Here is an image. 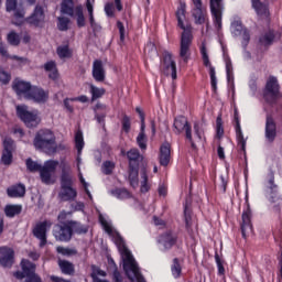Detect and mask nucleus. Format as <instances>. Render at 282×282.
Segmentation results:
<instances>
[{
  "mask_svg": "<svg viewBox=\"0 0 282 282\" xmlns=\"http://www.w3.org/2000/svg\"><path fill=\"white\" fill-rule=\"evenodd\" d=\"M99 221L110 237L115 238V243H117L119 248V252L121 253V258L123 261V270L132 282H147L144 281V276L140 273V269L138 268V262H135V259H133V256L131 254V251L124 246V241H122V238L120 235L116 231H113V227H111V224L105 219L101 215L99 216Z\"/></svg>",
  "mask_w": 282,
  "mask_h": 282,
  "instance_id": "nucleus-1",
  "label": "nucleus"
},
{
  "mask_svg": "<svg viewBox=\"0 0 282 282\" xmlns=\"http://www.w3.org/2000/svg\"><path fill=\"white\" fill-rule=\"evenodd\" d=\"M176 19L178 28L183 30L180 42V58L188 63V61H191V45H193V26H191V24H184L186 20V3H180L176 10Z\"/></svg>",
  "mask_w": 282,
  "mask_h": 282,
  "instance_id": "nucleus-2",
  "label": "nucleus"
},
{
  "mask_svg": "<svg viewBox=\"0 0 282 282\" xmlns=\"http://www.w3.org/2000/svg\"><path fill=\"white\" fill-rule=\"evenodd\" d=\"M174 133H184L186 140H189V142H193V140L204 141L206 140V137L204 135V123L196 122L194 123V135L193 139V132L191 129V123H188V119L184 116L176 117L174 119Z\"/></svg>",
  "mask_w": 282,
  "mask_h": 282,
  "instance_id": "nucleus-3",
  "label": "nucleus"
},
{
  "mask_svg": "<svg viewBox=\"0 0 282 282\" xmlns=\"http://www.w3.org/2000/svg\"><path fill=\"white\" fill-rule=\"evenodd\" d=\"M17 116L23 121L28 129H36L41 124V111L30 108L25 105L17 106Z\"/></svg>",
  "mask_w": 282,
  "mask_h": 282,
  "instance_id": "nucleus-4",
  "label": "nucleus"
},
{
  "mask_svg": "<svg viewBox=\"0 0 282 282\" xmlns=\"http://www.w3.org/2000/svg\"><path fill=\"white\" fill-rule=\"evenodd\" d=\"M127 158L129 160V182L132 188H138V169L140 166V162H142V155L138 151V149H131L127 152Z\"/></svg>",
  "mask_w": 282,
  "mask_h": 282,
  "instance_id": "nucleus-5",
  "label": "nucleus"
},
{
  "mask_svg": "<svg viewBox=\"0 0 282 282\" xmlns=\"http://www.w3.org/2000/svg\"><path fill=\"white\" fill-rule=\"evenodd\" d=\"M28 3L29 6H34L36 0H7L6 8L7 12H13L14 19H25V9L23 6Z\"/></svg>",
  "mask_w": 282,
  "mask_h": 282,
  "instance_id": "nucleus-6",
  "label": "nucleus"
},
{
  "mask_svg": "<svg viewBox=\"0 0 282 282\" xmlns=\"http://www.w3.org/2000/svg\"><path fill=\"white\" fill-rule=\"evenodd\" d=\"M17 25H21V23H30V25H34L35 28H41L45 23V9L41 6H36L32 12V14L28 18L18 19Z\"/></svg>",
  "mask_w": 282,
  "mask_h": 282,
  "instance_id": "nucleus-7",
  "label": "nucleus"
},
{
  "mask_svg": "<svg viewBox=\"0 0 282 282\" xmlns=\"http://www.w3.org/2000/svg\"><path fill=\"white\" fill-rule=\"evenodd\" d=\"M58 161L50 160L44 163V165L40 170V177L43 184H54V178L52 177V175L56 173Z\"/></svg>",
  "mask_w": 282,
  "mask_h": 282,
  "instance_id": "nucleus-8",
  "label": "nucleus"
},
{
  "mask_svg": "<svg viewBox=\"0 0 282 282\" xmlns=\"http://www.w3.org/2000/svg\"><path fill=\"white\" fill-rule=\"evenodd\" d=\"M53 235L56 241H69L72 239V227L69 220L67 224L55 225L53 228Z\"/></svg>",
  "mask_w": 282,
  "mask_h": 282,
  "instance_id": "nucleus-9",
  "label": "nucleus"
},
{
  "mask_svg": "<svg viewBox=\"0 0 282 282\" xmlns=\"http://www.w3.org/2000/svg\"><path fill=\"white\" fill-rule=\"evenodd\" d=\"M192 3L194 6L192 10L194 23H196V25H204V23H206V9L204 4H202V0H192Z\"/></svg>",
  "mask_w": 282,
  "mask_h": 282,
  "instance_id": "nucleus-10",
  "label": "nucleus"
},
{
  "mask_svg": "<svg viewBox=\"0 0 282 282\" xmlns=\"http://www.w3.org/2000/svg\"><path fill=\"white\" fill-rule=\"evenodd\" d=\"M47 228H52V223L45 220L39 223L33 229L34 237L40 240V248H43L47 243Z\"/></svg>",
  "mask_w": 282,
  "mask_h": 282,
  "instance_id": "nucleus-11",
  "label": "nucleus"
},
{
  "mask_svg": "<svg viewBox=\"0 0 282 282\" xmlns=\"http://www.w3.org/2000/svg\"><path fill=\"white\" fill-rule=\"evenodd\" d=\"M264 98L267 102H274L279 98V82L275 77H269L265 86Z\"/></svg>",
  "mask_w": 282,
  "mask_h": 282,
  "instance_id": "nucleus-12",
  "label": "nucleus"
},
{
  "mask_svg": "<svg viewBox=\"0 0 282 282\" xmlns=\"http://www.w3.org/2000/svg\"><path fill=\"white\" fill-rule=\"evenodd\" d=\"M163 73L166 76H172L173 80L177 78V66L175 64V59H173V55L171 53H165L163 56Z\"/></svg>",
  "mask_w": 282,
  "mask_h": 282,
  "instance_id": "nucleus-13",
  "label": "nucleus"
},
{
  "mask_svg": "<svg viewBox=\"0 0 282 282\" xmlns=\"http://www.w3.org/2000/svg\"><path fill=\"white\" fill-rule=\"evenodd\" d=\"M200 54L205 67H209V76L212 80V87L214 91H217V76L215 75V67L210 65V59L208 58V51H206V44L203 43L200 46Z\"/></svg>",
  "mask_w": 282,
  "mask_h": 282,
  "instance_id": "nucleus-14",
  "label": "nucleus"
},
{
  "mask_svg": "<svg viewBox=\"0 0 282 282\" xmlns=\"http://www.w3.org/2000/svg\"><path fill=\"white\" fill-rule=\"evenodd\" d=\"M214 23L217 30H221V12H224L223 0H209Z\"/></svg>",
  "mask_w": 282,
  "mask_h": 282,
  "instance_id": "nucleus-15",
  "label": "nucleus"
},
{
  "mask_svg": "<svg viewBox=\"0 0 282 282\" xmlns=\"http://www.w3.org/2000/svg\"><path fill=\"white\" fill-rule=\"evenodd\" d=\"M62 177H61V188L72 187L74 178L72 177V165L67 161L61 162Z\"/></svg>",
  "mask_w": 282,
  "mask_h": 282,
  "instance_id": "nucleus-16",
  "label": "nucleus"
},
{
  "mask_svg": "<svg viewBox=\"0 0 282 282\" xmlns=\"http://www.w3.org/2000/svg\"><path fill=\"white\" fill-rule=\"evenodd\" d=\"M32 85L28 82L15 79L13 82V89L18 96H21L22 98H29L31 91H32Z\"/></svg>",
  "mask_w": 282,
  "mask_h": 282,
  "instance_id": "nucleus-17",
  "label": "nucleus"
},
{
  "mask_svg": "<svg viewBox=\"0 0 282 282\" xmlns=\"http://www.w3.org/2000/svg\"><path fill=\"white\" fill-rule=\"evenodd\" d=\"M14 263V250L8 247L0 248V265L3 268H12Z\"/></svg>",
  "mask_w": 282,
  "mask_h": 282,
  "instance_id": "nucleus-18",
  "label": "nucleus"
},
{
  "mask_svg": "<svg viewBox=\"0 0 282 282\" xmlns=\"http://www.w3.org/2000/svg\"><path fill=\"white\" fill-rule=\"evenodd\" d=\"M151 131L149 134L144 131L147 129V124L144 123V119L142 118L141 130L137 137V142H152L153 138H155V121L150 122Z\"/></svg>",
  "mask_w": 282,
  "mask_h": 282,
  "instance_id": "nucleus-19",
  "label": "nucleus"
},
{
  "mask_svg": "<svg viewBox=\"0 0 282 282\" xmlns=\"http://www.w3.org/2000/svg\"><path fill=\"white\" fill-rule=\"evenodd\" d=\"M34 148L46 153V155H54V153L61 151V145L56 142H35Z\"/></svg>",
  "mask_w": 282,
  "mask_h": 282,
  "instance_id": "nucleus-20",
  "label": "nucleus"
},
{
  "mask_svg": "<svg viewBox=\"0 0 282 282\" xmlns=\"http://www.w3.org/2000/svg\"><path fill=\"white\" fill-rule=\"evenodd\" d=\"M50 98V95L39 87L31 88V93L29 94V97H26V100H33L34 102L43 104L47 102V99Z\"/></svg>",
  "mask_w": 282,
  "mask_h": 282,
  "instance_id": "nucleus-21",
  "label": "nucleus"
},
{
  "mask_svg": "<svg viewBox=\"0 0 282 282\" xmlns=\"http://www.w3.org/2000/svg\"><path fill=\"white\" fill-rule=\"evenodd\" d=\"M252 217V210H250V205H248L247 210L242 213V224L241 232L242 237L246 239L249 232H252V224L250 218Z\"/></svg>",
  "mask_w": 282,
  "mask_h": 282,
  "instance_id": "nucleus-22",
  "label": "nucleus"
},
{
  "mask_svg": "<svg viewBox=\"0 0 282 282\" xmlns=\"http://www.w3.org/2000/svg\"><path fill=\"white\" fill-rule=\"evenodd\" d=\"M265 138L272 142L276 138V122L270 115L265 119Z\"/></svg>",
  "mask_w": 282,
  "mask_h": 282,
  "instance_id": "nucleus-23",
  "label": "nucleus"
},
{
  "mask_svg": "<svg viewBox=\"0 0 282 282\" xmlns=\"http://www.w3.org/2000/svg\"><path fill=\"white\" fill-rule=\"evenodd\" d=\"M35 142H56V134L50 129H40L35 133Z\"/></svg>",
  "mask_w": 282,
  "mask_h": 282,
  "instance_id": "nucleus-24",
  "label": "nucleus"
},
{
  "mask_svg": "<svg viewBox=\"0 0 282 282\" xmlns=\"http://www.w3.org/2000/svg\"><path fill=\"white\" fill-rule=\"evenodd\" d=\"M159 162L161 166H169V162H171V143H163L161 145Z\"/></svg>",
  "mask_w": 282,
  "mask_h": 282,
  "instance_id": "nucleus-25",
  "label": "nucleus"
},
{
  "mask_svg": "<svg viewBox=\"0 0 282 282\" xmlns=\"http://www.w3.org/2000/svg\"><path fill=\"white\" fill-rule=\"evenodd\" d=\"M93 78H95L97 83H102L105 80V66L100 59H96L93 63Z\"/></svg>",
  "mask_w": 282,
  "mask_h": 282,
  "instance_id": "nucleus-26",
  "label": "nucleus"
},
{
  "mask_svg": "<svg viewBox=\"0 0 282 282\" xmlns=\"http://www.w3.org/2000/svg\"><path fill=\"white\" fill-rule=\"evenodd\" d=\"M77 193L74 187H61V192L58 194L59 199L62 202H72L76 199Z\"/></svg>",
  "mask_w": 282,
  "mask_h": 282,
  "instance_id": "nucleus-27",
  "label": "nucleus"
},
{
  "mask_svg": "<svg viewBox=\"0 0 282 282\" xmlns=\"http://www.w3.org/2000/svg\"><path fill=\"white\" fill-rule=\"evenodd\" d=\"M70 17L73 19H75V21L77 23V28H85L87 21L85 20V13L83 11V6L75 7V12Z\"/></svg>",
  "mask_w": 282,
  "mask_h": 282,
  "instance_id": "nucleus-28",
  "label": "nucleus"
},
{
  "mask_svg": "<svg viewBox=\"0 0 282 282\" xmlns=\"http://www.w3.org/2000/svg\"><path fill=\"white\" fill-rule=\"evenodd\" d=\"M3 148L4 150L2 152L1 162L6 166H10V164H12V143L6 142Z\"/></svg>",
  "mask_w": 282,
  "mask_h": 282,
  "instance_id": "nucleus-29",
  "label": "nucleus"
},
{
  "mask_svg": "<svg viewBox=\"0 0 282 282\" xmlns=\"http://www.w3.org/2000/svg\"><path fill=\"white\" fill-rule=\"evenodd\" d=\"M252 8L256 10L258 17H268L270 12L268 11V3L261 2V0H251Z\"/></svg>",
  "mask_w": 282,
  "mask_h": 282,
  "instance_id": "nucleus-30",
  "label": "nucleus"
},
{
  "mask_svg": "<svg viewBox=\"0 0 282 282\" xmlns=\"http://www.w3.org/2000/svg\"><path fill=\"white\" fill-rule=\"evenodd\" d=\"M184 217H185V226L187 232H193V226H195V220H193L191 207L188 206V203L185 204L184 208Z\"/></svg>",
  "mask_w": 282,
  "mask_h": 282,
  "instance_id": "nucleus-31",
  "label": "nucleus"
},
{
  "mask_svg": "<svg viewBox=\"0 0 282 282\" xmlns=\"http://www.w3.org/2000/svg\"><path fill=\"white\" fill-rule=\"evenodd\" d=\"M159 242L164 247L165 250H169V248H173L175 245V236H173L172 232L162 235L159 239Z\"/></svg>",
  "mask_w": 282,
  "mask_h": 282,
  "instance_id": "nucleus-32",
  "label": "nucleus"
},
{
  "mask_svg": "<svg viewBox=\"0 0 282 282\" xmlns=\"http://www.w3.org/2000/svg\"><path fill=\"white\" fill-rule=\"evenodd\" d=\"M76 7H74V0H63L61 6L62 14H67V17H74Z\"/></svg>",
  "mask_w": 282,
  "mask_h": 282,
  "instance_id": "nucleus-33",
  "label": "nucleus"
},
{
  "mask_svg": "<svg viewBox=\"0 0 282 282\" xmlns=\"http://www.w3.org/2000/svg\"><path fill=\"white\" fill-rule=\"evenodd\" d=\"M68 226H70L72 235H74V232H76V235H86L89 230L88 226L80 225V223L74 220H68Z\"/></svg>",
  "mask_w": 282,
  "mask_h": 282,
  "instance_id": "nucleus-34",
  "label": "nucleus"
},
{
  "mask_svg": "<svg viewBox=\"0 0 282 282\" xmlns=\"http://www.w3.org/2000/svg\"><path fill=\"white\" fill-rule=\"evenodd\" d=\"M45 72H48L50 78L53 80H56L58 78V69L56 68V62L50 61L46 64H44Z\"/></svg>",
  "mask_w": 282,
  "mask_h": 282,
  "instance_id": "nucleus-35",
  "label": "nucleus"
},
{
  "mask_svg": "<svg viewBox=\"0 0 282 282\" xmlns=\"http://www.w3.org/2000/svg\"><path fill=\"white\" fill-rule=\"evenodd\" d=\"M9 197H23L25 195V186L24 185H15L8 188Z\"/></svg>",
  "mask_w": 282,
  "mask_h": 282,
  "instance_id": "nucleus-36",
  "label": "nucleus"
},
{
  "mask_svg": "<svg viewBox=\"0 0 282 282\" xmlns=\"http://www.w3.org/2000/svg\"><path fill=\"white\" fill-rule=\"evenodd\" d=\"M23 207L21 205H8L4 208L7 217H15V215H21Z\"/></svg>",
  "mask_w": 282,
  "mask_h": 282,
  "instance_id": "nucleus-37",
  "label": "nucleus"
},
{
  "mask_svg": "<svg viewBox=\"0 0 282 282\" xmlns=\"http://www.w3.org/2000/svg\"><path fill=\"white\" fill-rule=\"evenodd\" d=\"M58 265L63 272V274H74V264L66 260H59Z\"/></svg>",
  "mask_w": 282,
  "mask_h": 282,
  "instance_id": "nucleus-38",
  "label": "nucleus"
},
{
  "mask_svg": "<svg viewBox=\"0 0 282 282\" xmlns=\"http://www.w3.org/2000/svg\"><path fill=\"white\" fill-rule=\"evenodd\" d=\"M86 8L88 11L90 28H93V30H96V28H98V24H96V20L94 19V3H91V0H87Z\"/></svg>",
  "mask_w": 282,
  "mask_h": 282,
  "instance_id": "nucleus-39",
  "label": "nucleus"
},
{
  "mask_svg": "<svg viewBox=\"0 0 282 282\" xmlns=\"http://www.w3.org/2000/svg\"><path fill=\"white\" fill-rule=\"evenodd\" d=\"M7 41L9 45H13L14 47H17L21 44V36L19 35V33L11 31L7 35Z\"/></svg>",
  "mask_w": 282,
  "mask_h": 282,
  "instance_id": "nucleus-40",
  "label": "nucleus"
},
{
  "mask_svg": "<svg viewBox=\"0 0 282 282\" xmlns=\"http://www.w3.org/2000/svg\"><path fill=\"white\" fill-rule=\"evenodd\" d=\"M231 34H234V36H241V33L246 30L243 29V25L241 24V20H235L234 22H231Z\"/></svg>",
  "mask_w": 282,
  "mask_h": 282,
  "instance_id": "nucleus-41",
  "label": "nucleus"
},
{
  "mask_svg": "<svg viewBox=\"0 0 282 282\" xmlns=\"http://www.w3.org/2000/svg\"><path fill=\"white\" fill-rule=\"evenodd\" d=\"M73 51L69 45H61L57 47V55L59 58H72Z\"/></svg>",
  "mask_w": 282,
  "mask_h": 282,
  "instance_id": "nucleus-42",
  "label": "nucleus"
},
{
  "mask_svg": "<svg viewBox=\"0 0 282 282\" xmlns=\"http://www.w3.org/2000/svg\"><path fill=\"white\" fill-rule=\"evenodd\" d=\"M10 59L14 63V65H17V67H23V65H28V63H30V61L28 59V57H21L19 55H10L7 57V59Z\"/></svg>",
  "mask_w": 282,
  "mask_h": 282,
  "instance_id": "nucleus-43",
  "label": "nucleus"
},
{
  "mask_svg": "<svg viewBox=\"0 0 282 282\" xmlns=\"http://www.w3.org/2000/svg\"><path fill=\"white\" fill-rule=\"evenodd\" d=\"M226 72H227V79L231 85L232 91H235V77L232 76V62L228 58L226 59Z\"/></svg>",
  "mask_w": 282,
  "mask_h": 282,
  "instance_id": "nucleus-44",
  "label": "nucleus"
},
{
  "mask_svg": "<svg viewBox=\"0 0 282 282\" xmlns=\"http://www.w3.org/2000/svg\"><path fill=\"white\" fill-rule=\"evenodd\" d=\"M110 193L113 195V197H117V199H129V197H131V193H129L127 189L116 188L110 191Z\"/></svg>",
  "mask_w": 282,
  "mask_h": 282,
  "instance_id": "nucleus-45",
  "label": "nucleus"
},
{
  "mask_svg": "<svg viewBox=\"0 0 282 282\" xmlns=\"http://www.w3.org/2000/svg\"><path fill=\"white\" fill-rule=\"evenodd\" d=\"M105 88H98L95 85H90L91 100H98L105 96Z\"/></svg>",
  "mask_w": 282,
  "mask_h": 282,
  "instance_id": "nucleus-46",
  "label": "nucleus"
},
{
  "mask_svg": "<svg viewBox=\"0 0 282 282\" xmlns=\"http://www.w3.org/2000/svg\"><path fill=\"white\" fill-rule=\"evenodd\" d=\"M26 169L28 171H30V173H36V172H41V169H43V166L41 164H39V162L36 161H32V159H28L26 160Z\"/></svg>",
  "mask_w": 282,
  "mask_h": 282,
  "instance_id": "nucleus-47",
  "label": "nucleus"
},
{
  "mask_svg": "<svg viewBox=\"0 0 282 282\" xmlns=\"http://www.w3.org/2000/svg\"><path fill=\"white\" fill-rule=\"evenodd\" d=\"M216 140H224V126L221 122V116L216 119Z\"/></svg>",
  "mask_w": 282,
  "mask_h": 282,
  "instance_id": "nucleus-48",
  "label": "nucleus"
},
{
  "mask_svg": "<svg viewBox=\"0 0 282 282\" xmlns=\"http://www.w3.org/2000/svg\"><path fill=\"white\" fill-rule=\"evenodd\" d=\"M12 80V74L10 72L6 70L3 67L0 65V83L2 85H8Z\"/></svg>",
  "mask_w": 282,
  "mask_h": 282,
  "instance_id": "nucleus-49",
  "label": "nucleus"
},
{
  "mask_svg": "<svg viewBox=\"0 0 282 282\" xmlns=\"http://www.w3.org/2000/svg\"><path fill=\"white\" fill-rule=\"evenodd\" d=\"M149 175L147 174V170L141 171V193H148L149 192Z\"/></svg>",
  "mask_w": 282,
  "mask_h": 282,
  "instance_id": "nucleus-50",
  "label": "nucleus"
},
{
  "mask_svg": "<svg viewBox=\"0 0 282 282\" xmlns=\"http://www.w3.org/2000/svg\"><path fill=\"white\" fill-rule=\"evenodd\" d=\"M69 18L59 17L57 28L61 30V32H67V30H69Z\"/></svg>",
  "mask_w": 282,
  "mask_h": 282,
  "instance_id": "nucleus-51",
  "label": "nucleus"
},
{
  "mask_svg": "<svg viewBox=\"0 0 282 282\" xmlns=\"http://www.w3.org/2000/svg\"><path fill=\"white\" fill-rule=\"evenodd\" d=\"M272 41H274V33L272 31H269L260 37V44L264 46L271 45Z\"/></svg>",
  "mask_w": 282,
  "mask_h": 282,
  "instance_id": "nucleus-52",
  "label": "nucleus"
},
{
  "mask_svg": "<svg viewBox=\"0 0 282 282\" xmlns=\"http://www.w3.org/2000/svg\"><path fill=\"white\" fill-rule=\"evenodd\" d=\"M172 274L174 279H177L182 274V267L180 265V260H177V258L173 260Z\"/></svg>",
  "mask_w": 282,
  "mask_h": 282,
  "instance_id": "nucleus-53",
  "label": "nucleus"
},
{
  "mask_svg": "<svg viewBox=\"0 0 282 282\" xmlns=\"http://www.w3.org/2000/svg\"><path fill=\"white\" fill-rule=\"evenodd\" d=\"M56 250L58 254H63L64 257H73V254H76V249L57 247Z\"/></svg>",
  "mask_w": 282,
  "mask_h": 282,
  "instance_id": "nucleus-54",
  "label": "nucleus"
},
{
  "mask_svg": "<svg viewBox=\"0 0 282 282\" xmlns=\"http://www.w3.org/2000/svg\"><path fill=\"white\" fill-rule=\"evenodd\" d=\"M116 165L113 164V162L106 161L102 165V173H105V175H111Z\"/></svg>",
  "mask_w": 282,
  "mask_h": 282,
  "instance_id": "nucleus-55",
  "label": "nucleus"
},
{
  "mask_svg": "<svg viewBox=\"0 0 282 282\" xmlns=\"http://www.w3.org/2000/svg\"><path fill=\"white\" fill-rule=\"evenodd\" d=\"M91 270H93V272H91V279H93L94 282L96 281V279H100V278H98V276H106L105 271L98 269L96 265H93V267H91Z\"/></svg>",
  "mask_w": 282,
  "mask_h": 282,
  "instance_id": "nucleus-56",
  "label": "nucleus"
},
{
  "mask_svg": "<svg viewBox=\"0 0 282 282\" xmlns=\"http://www.w3.org/2000/svg\"><path fill=\"white\" fill-rule=\"evenodd\" d=\"M122 131H124V133H129V131H131V118H129L128 116H123Z\"/></svg>",
  "mask_w": 282,
  "mask_h": 282,
  "instance_id": "nucleus-57",
  "label": "nucleus"
},
{
  "mask_svg": "<svg viewBox=\"0 0 282 282\" xmlns=\"http://www.w3.org/2000/svg\"><path fill=\"white\" fill-rule=\"evenodd\" d=\"M68 217H72V212H61L59 215L57 216L59 225L67 224Z\"/></svg>",
  "mask_w": 282,
  "mask_h": 282,
  "instance_id": "nucleus-58",
  "label": "nucleus"
},
{
  "mask_svg": "<svg viewBox=\"0 0 282 282\" xmlns=\"http://www.w3.org/2000/svg\"><path fill=\"white\" fill-rule=\"evenodd\" d=\"M236 133L238 142H246L248 140V137H243V132H241V126H239V123L236 127Z\"/></svg>",
  "mask_w": 282,
  "mask_h": 282,
  "instance_id": "nucleus-59",
  "label": "nucleus"
},
{
  "mask_svg": "<svg viewBox=\"0 0 282 282\" xmlns=\"http://www.w3.org/2000/svg\"><path fill=\"white\" fill-rule=\"evenodd\" d=\"M144 52L148 54H158V50L155 48V44L153 42H149L145 45Z\"/></svg>",
  "mask_w": 282,
  "mask_h": 282,
  "instance_id": "nucleus-60",
  "label": "nucleus"
},
{
  "mask_svg": "<svg viewBox=\"0 0 282 282\" xmlns=\"http://www.w3.org/2000/svg\"><path fill=\"white\" fill-rule=\"evenodd\" d=\"M0 56H2V58H4V61H8V57L10 56V53L8 52V48L1 42H0Z\"/></svg>",
  "mask_w": 282,
  "mask_h": 282,
  "instance_id": "nucleus-61",
  "label": "nucleus"
},
{
  "mask_svg": "<svg viewBox=\"0 0 282 282\" xmlns=\"http://www.w3.org/2000/svg\"><path fill=\"white\" fill-rule=\"evenodd\" d=\"M72 98H66L64 99V107L68 113H74V106H72Z\"/></svg>",
  "mask_w": 282,
  "mask_h": 282,
  "instance_id": "nucleus-62",
  "label": "nucleus"
},
{
  "mask_svg": "<svg viewBox=\"0 0 282 282\" xmlns=\"http://www.w3.org/2000/svg\"><path fill=\"white\" fill-rule=\"evenodd\" d=\"M215 259H216V263L218 265L219 274H224V272H226V270L224 269V264L221 263V259L219 258V253L215 254Z\"/></svg>",
  "mask_w": 282,
  "mask_h": 282,
  "instance_id": "nucleus-63",
  "label": "nucleus"
},
{
  "mask_svg": "<svg viewBox=\"0 0 282 282\" xmlns=\"http://www.w3.org/2000/svg\"><path fill=\"white\" fill-rule=\"evenodd\" d=\"M105 12H106L107 17H113V3L106 4Z\"/></svg>",
  "mask_w": 282,
  "mask_h": 282,
  "instance_id": "nucleus-64",
  "label": "nucleus"
}]
</instances>
